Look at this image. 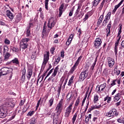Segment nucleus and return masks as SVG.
<instances>
[{
	"instance_id": "11",
	"label": "nucleus",
	"mask_w": 124,
	"mask_h": 124,
	"mask_svg": "<svg viewBox=\"0 0 124 124\" xmlns=\"http://www.w3.org/2000/svg\"><path fill=\"white\" fill-rule=\"evenodd\" d=\"M107 60H108V66L110 68H112L115 64L114 59L110 57H108Z\"/></svg>"
},
{
	"instance_id": "25",
	"label": "nucleus",
	"mask_w": 124,
	"mask_h": 124,
	"mask_svg": "<svg viewBox=\"0 0 124 124\" xmlns=\"http://www.w3.org/2000/svg\"><path fill=\"white\" fill-rule=\"evenodd\" d=\"M11 62L14 63V64H16V65H18V66H20L19 65V62L18 61V59L17 58H15L14 59H13Z\"/></svg>"
},
{
	"instance_id": "58",
	"label": "nucleus",
	"mask_w": 124,
	"mask_h": 124,
	"mask_svg": "<svg viewBox=\"0 0 124 124\" xmlns=\"http://www.w3.org/2000/svg\"><path fill=\"white\" fill-rule=\"evenodd\" d=\"M88 93V91H87L86 93V94H85V97L84 98V99H83V100L82 101V103H85V100H86V99L87 98Z\"/></svg>"
},
{
	"instance_id": "60",
	"label": "nucleus",
	"mask_w": 124,
	"mask_h": 124,
	"mask_svg": "<svg viewBox=\"0 0 124 124\" xmlns=\"http://www.w3.org/2000/svg\"><path fill=\"white\" fill-rule=\"evenodd\" d=\"M105 2H102L101 3V5L99 7V8H100L101 9H102L103 7H104V5L105 4Z\"/></svg>"
},
{
	"instance_id": "49",
	"label": "nucleus",
	"mask_w": 124,
	"mask_h": 124,
	"mask_svg": "<svg viewBox=\"0 0 124 124\" xmlns=\"http://www.w3.org/2000/svg\"><path fill=\"white\" fill-rule=\"evenodd\" d=\"M54 68L51 69L49 72L48 73V74L47 75L46 77L45 78V79L44 80H46V79L50 76V75L53 72Z\"/></svg>"
},
{
	"instance_id": "42",
	"label": "nucleus",
	"mask_w": 124,
	"mask_h": 124,
	"mask_svg": "<svg viewBox=\"0 0 124 124\" xmlns=\"http://www.w3.org/2000/svg\"><path fill=\"white\" fill-rule=\"evenodd\" d=\"M46 36V31H45L44 30H43L42 32V38H45Z\"/></svg>"
},
{
	"instance_id": "3",
	"label": "nucleus",
	"mask_w": 124,
	"mask_h": 124,
	"mask_svg": "<svg viewBox=\"0 0 124 124\" xmlns=\"http://www.w3.org/2000/svg\"><path fill=\"white\" fill-rule=\"evenodd\" d=\"M13 71L12 68L3 67L1 68L0 72V78L2 76H5Z\"/></svg>"
},
{
	"instance_id": "36",
	"label": "nucleus",
	"mask_w": 124,
	"mask_h": 124,
	"mask_svg": "<svg viewBox=\"0 0 124 124\" xmlns=\"http://www.w3.org/2000/svg\"><path fill=\"white\" fill-rule=\"evenodd\" d=\"M82 56H80V57H79L78 58V59L77 60V61H76V62H75V64L76 65H77L78 66V65L79 64L80 61H81V60L82 58Z\"/></svg>"
},
{
	"instance_id": "47",
	"label": "nucleus",
	"mask_w": 124,
	"mask_h": 124,
	"mask_svg": "<svg viewBox=\"0 0 124 124\" xmlns=\"http://www.w3.org/2000/svg\"><path fill=\"white\" fill-rule=\"evenodd\" d=\"M111 12H108V14L106 16V19L109 20L110 18Z\"/></svg>"
},
{
	"instance_id": "54",
	"label": "nucleus",
	"mask_w": 124,
	"mask_h": 124,
	"mask_svg": "<svg viewBox=\"0 0 124 124\" xmlns=\"http://www.w3.org/2000/svg\"><path fill=\"white\" fill-rule=\"evenodd\" d=\"M60 60H61V57H58L57 59L55 60V63L56 64H58L60 62Z\"/></svg>"
},
{
	"instance_id": "52",
	"label": "nucleus",
	"mask_w": 124,
	"mask_h": 124,
	"mask_svg": "<svg viewBox=\"0 0 124 124\" xmlns=\"http://www.w3.org/2000/svg\"><path fill=\"white\" fill-rule=\"evenodd\" d=\"M121 36H120L119 39L117 40L116 42L115 43V46H118L119 43L120 41L121 40Z\"/></svg>"
},
{
	"instance_id": "20",
	"label": "nucleus",
	"mask_w": 124,
	"mask_h": 124,
	"mask_svg": "<svg viewBox=\"0 0 124 124\" xmlns=\"http://www.w3.org/2000/svg\"><path fill=\"white\" fill-rule=\"evenodd\" d=\"M111 27V22H109V23L108 25L107 26V28L106 30L107 31V37L109 36V35H110V28Z\"/></svg>"
},
{
	"instance_id": "43",
	"label": "nucleus",
	"mask_w": 124,
	"mask_h": 124,
	"mask_svg": "<svg viewBox=\"0 0 124 124\" xmlns=\"http://www.w3.org/2000/svg\"><path fill=\"white\" fill-rule=\"evenodd\" d=\"M79 100H80V98L79 97H78L76 101L74 107H77H77L78 106L79 103Z\"/></svg>"
},
{
	"instance_id": "38",
	"label": "nucleus",
	"mask_w": 124,
	"mask_h": 124,
	"mask_svg": "<svg viewBox=\"0 0 124 124\" xmlns=\"http://www.w3.org/2000/svg\"><path fill=\"white\" fill-rule=\"evenodd\" d=\"M31 29L30 28H27V31H26V37H29L31 35Z\"/></svg>"
},
{
	"instance_id": "27",
	"label": "nucleus",
	"mask_w": 124,
	"mask_h": 124,
	"mask_svg": "<svg viewBox=\"0 0 124 124\" xmlns=\"http://www.w3.org/2000/svg\"><path fill=\"white\" fill-rule=\"evenodd\" d=\"M92 15V13L91 12H89L87 14L85 15V18H83L84 22H85L89 18V16H91Z\"/></svg>"
},
{
	"instance_id": "41",
	"label": "nucleus",
	"mask_w": 124,
	"mask_h": 124,
	"mask_svg": "<svg viewBox=\"0 0 124 124\" xmlns=\"http://www.w3.org/2000/svg\"><path fill=\"white\" fill-rule=\"evenodd\" d=\"M48 1H49V0H45V8L47 11L48 10Z\"/></svg>"
},
{
	"instance_id": "31",
	"label": "nucleus",
	"mask_w": 124,
	"mask_h": 124,
	"mask_svg": "<svg viewBox=\"0 0 124 124\" xmlns=\"http://www.w3.org/2000/svg\"><path fill=\"white\" fill-rule=\"evenodd\" d=\"M21 20H22V16L20 15H17L16 18V23H18L21 21Z\"/></svg>"
},
{
	"instance_id": "5",
	"label": "nucleus",
	"mask_w": 124,
	"mask_h": 124,
	"mask_svg": "<svg viewBox=\"0 0 124 124\" xmlns=\"http://www.w3.org/2000/svg\"><path fill=\"white\" fill-rule=\"evenodd\" d=\"M119 115V113L117 112V110L115 108H113L108 113H105V116L108 117H117Z\"/></svg>"
},
{
	"instance_id": "8",
	"label": "nucleus",
	"mask_w": 124,
	"mask_h": 124,
	"mask_svg": "<svg viewBox=\"0 0 124 124\" xmlns=\"http://www.w3.org/2000/svg\"><path fill=\"white\" fill-rule=\"evenodd\" d=\"M102 41L101 38H96L94 41V47L95 48H99L102 46Z\"/></svg>"
},
{
	"instance_id": "9",
	"label": "nucleus",
	"mask_w": 124,
	"mask_h": 124,
	"mask_svg": "<svg viewBox=\"0 0 124 124\" xmlns=\"http://www.w3.org/2000/svg\"><path fill=\"white\" fill-rule=\"evenodd\" d=\"M58 70H59L58 66H56V67H55V69H54V71L52 76L50 77H49V78L47 80L48 81H52V82H54L55 78H54L56 76V75L58 73Z\"/></svg>"
},
{
	"instance_id": "1",
	"label": "nucleus",
	"mask_w": 124,
	"mask_h": 124,
	"mask_svg": "<svg viewBox=\"0 0 124 124\" xmlns=\"http://www.w3.org/2000/svg\"><path fill=\"white\" fill-rule=\"evenodd\" d=\"M14 107V105L10 102H6L0 107V118H4L8 114V109Z\"/></svg>"
},
{
	"instance_id": "34",
	"label": "nucleus",
	"mask_w": 124,
	"mask_h": 124,
	"mask_svg": "<svg viewBox=\"0 0 124 124\" xmlns=\"http://www.w3.org/2000/svg\"><path fill=\"white\" fill-rule=\"evenodd\" d=\"M124 2V0H122L118 5H116L115 6L114 9L116 10H117L120 7V6L123 4Z\"/></svg>"
},
{
	"instance_id": "33",
	"label": "nucleus",
	"mask_w": 124,
	"mask_h": 124,
	"mask_svg": "<svg viewBox=\"0 0 124 124\" xmlns=\"http://www.w3.org/2000/svg\"><path fill=\"white\" fill-rule=\"evenodd\" d=\"M74 79V76H72L69 80L68 86H71L72 83H73V79Z\"/></svg>"
},
{
	"instance_id": "12",
	"label": "nucleus",
	"mask_w": 124,
	"mask_h": 124,
	"mask_svg": "<svg viewBox=\"0 0 124 124\" xmlns=\"http://www.w3.org/2000/svg\"><path fill=\"white\" fill-rule=\"evenodd\" d=\"M26 70L25 67L22 69V76H21V79H20V82L23 83L25 82L26 79Z\"/></svg>"
},
{
	"instance_id": "39",
	"label": "nucleus",
	"mask_w": 124,
	"mask_h": 124,
	"mask_svg": "<svg viewBox=\"0 0 124 124\" xmlns=\"http://www.w3.org/2000/svg\"><path fill=\"white\" fill-rule=\"evenodd\" d=\"M81 5H78V9L76 10L75 14V15L76 16H77L79 14V12L80 9H81Z\"/></svg>"
},
{
	"instance_id": "24",
	"label": "nucleus",
	"mask_w": 124,
	"mask_h": 124,
	"mask_svg": "<svg viewBox=\"0 0 124 124\" xmlns=\"http://www.w3.org/2000/svg\"><path fill=\"white\" fill-rule=\"evenodd\" d=\"M99 97L98 95H97V94H95L94 95L93 100L94 104L97 103V102L99 101Z\"/></svg>"
},
{
	"instance_id": "61",
	"label": "nucleus",
	"mask_w": 124,
	"mask_h": 124,
	"mask_svg": "<svg viewBox=\"0 0 124 124\" xmlns=\"http://www.w3.org/2000/svg\"><path fill=\"white\" fill-rule=\"evenodd\" d=\"M121 103H122V100H120V101H119V102H116V103H115L116 106L117 107H118V106H119L121 105Z\"/></svg>"
},
{
	"instance_id": "30",
	"label": "nucleus",
	"mask_w": 124,
	"mask_h": 124,
	"mask_svg": "<svg viewBox=\"0 0 124 124\" xmlns=\"http://www.w3.org/2000/svg\"><path fill=\"white\" fill-rule=\"evenodd\" d=\"M54 101V98L53 97H51V99L48 101V105L50 107H51L53 105Z\"/></svg>"
},
{
	"instance_id": "21",
	"label": "nucleus",
	"mask_w": 124,
	"mask_h": 124,
	"mask_svg": "<svg viewBox=\"0 0 124 124\" xmlns=\"http://www.w3.org/2000/svg\"><path fill=\"white\" fill-rule=\"evenodd\" d=\"M100 2L101 1L100 0H93V1H92V7H97Z\"/></svg>"
},
{
	"instance_id": "59",
	"label": "nucleus",
	"mask_w": 124,
	"mask_h": 124,
	"mask_svg": "<svg viewBox=\"0 0 124 124\" xmlns=\"http://www.w3.org/2000/svg\"><path fill=\"white\" fill-rule=\"evenodd\" d=\"M65 79V78L64 77H62V78H61V84H62V85Z\"/></svg>"
},
{
	"instance_id": "17",
	"label": "nucleus",
	"mask_w": 124,
	"mask_h": 124,
	"mask_svg": "<svg viewBox=\"0 0 124 124\" xmlns=\"http://www.w3.org/2000/svg\"><path fill=\"white\" fill-rule=\"evenodd\" d=\"M64 7V4H62V5H61L60 7L59 8V15L58 16L59 17L62 16V13L63 12V11H62V10L63 9Z\"/></svg>"
},
{
	"instance_id": "37",
	"label": "nucleus",
	"mask_w": 124,
	"mask_h": 124,
	"mask_svg": "<svg viewBox=\"0 0 124 124\" xmlns=\"http://www.w3.org/2000/svg\"><path fill=\"white\" fill-rule=\"evenodd\" d=\"M77 116H78V113L77 112V113H76L74 114V116H73V118H72V124H75V121H76V118H77Z\"/></svg>"
},
{
	"instance_id": "50",
	"label": "nucleus",
	"mask_w": 124,
	"mask_h": 124,
	"mask_svg": "<svg viewBox=\"0 0 124 124\" xmlns=\"http://www.w3.org/2000/svg\"><path fill=\"white\" fill-rule=\"evenodd\" d=\"M35 113L34 111H30L28 113L27 116H32Z\"/></svg>"
},
{
	"instance_id": "26",
	"label": "nucleus",
	"mask_w": 124,
	"mask_h": 124,
	"mask_svg": "<svg viewBox=\"0 0 124 124\" xmlns=\"http://www.w3.org/2000/svg\"><path fill=\"white\" fill-rule=\"evenodd\" d=\"M111 100V97L107 95L106 97L104 98V101L106 102L107 101V103L108 104H110Z\"/></svg>"
},
{
	"instance_id": "13",
	"label": "nucleus",
	"mask_w": 124,
	"mask_h": 124,
	"mask_svg": "<svg viewBox=\"0 0 124 124\" xmlns=\"http://www.w3.org/2000/svg\"><path fill=\"white\" fill-rule=\"evenodd\" d=\"M33 74L32 69L31 68H29L28 69L27 73L26 74V77L28 80H30L31 77H32Z\"/></svg>"
},
{
	"instance_id": "56",
	"label": "nucleus",
	"mask_w": 124,
	"mask_h": 124,
	"mask_svg": "<svg viewBox=\"0 0 124 124\" xmlns=\"http://www.w3.org/2000/svg\"><path fill=\"white\" fill-rule=\"evenodd\" d=\"M55 47H52L51 48L50 50V52H51V54L53 55L55 52Z\"/></svg>"
},
{
	"instance_id": "28",
	"label": "nucleus",
	"mask_w": 124,
	"mask_h": 124,
	"mask_svg": "<svg viewBox=\"0 0 124 124\" xmlns=\"http://www.w3.org/2000/svg\"><path fill=\"white\" fill-rule=\"evenodd\" d=\"M77 65H75V64L74 65V66L73 67H72L69 71V73L70 74H73V72H74V71H75V70L76 69L77 67Z\"/></svg>"
},
{
	"instance_id": "10",
	"label": "nucleus",
	"mask_w": 124,
	"mask_h": 124,
	"mask_svg": "<svg viewBox=\"0 0 124 124\" xmlns=\"http://www.w3.org/2000/svg\"><path fill=\"white\" fill-rule=\"evenodd\" d=\"M46 54H45L44 56V60L43 62V65L46 66L49 60V52L47 51Z\"/></svg>"
},
{
	"instance_id": "35",
	"label": "nucleus",
	"mask_w": 124,
	"mask_h": 124,
	"mask_svg": "<svg viewBox=\"0 0 124 124\" xmlns=\"http://www.w3.org/2000/svg\"><path fill=\"white\" fill-rule=\"evenodd\" d=\"M30 41V39H29V38H24V39H22L21 43L24 44H27V43Z\"/></svg>"
},
{
	"instance_id": "48",
	"label": "nucleus",
	"mask_w": 124,
	"mask_h": 124,
	"mask_svg": "<svg viewBox=\"0 0 124 124\" xmlns=\"http://www.w3.org/2000/svg\"><path fill=\"white\" fill-rule=\"evenodd\" d=\"M74 12V7H73L71 11L69 12V16H72V15H73V12Z\"/></svg>"
},
{
	"instance_id": "40",
	"label": "nucleus",
	"mask_w": 124,
	"mask_h": 124,
	"mask_svg": "<svg viewBox=\"0 0 124 124\" xmlns=\"http://www.w3.org/2000/svg\"><path fill=\"white\" fill-rule=\"evenodd\" d=\"M118 46H114V53L116 56V57L118 56Z\"/></svg>"
},
{
	"instance_id": "2",
	"label": "nucleus",
	"mask_w": 124,
	"mask_h": 124,
	"mask_svg": "<svg viewBox=\"0 0 124 124\" xmlns=\"http://www.w3.org/2000/svg\"><path fill=\"white\" fill-rule=\"evenodd\" d=\"M89 71L88 69H85L84 71H82L79 75V80L80 81H84L86 78L89 79L91 76L89 75Z\"/></svg>"
},
{
	"instance_id": "46",
	"label": "nucleus",
	"mask_w": 124,
	"mask_h": 124,
	"mask_svg": "<svg viewBox=\"0 0 124 124\" xmlns=\"http://www.w3.org/2000/svg\"><path fill=\"white\" fill-rule=\"evenodd\" d=\"M72 41V39H71L70 38H69L67 41L66 43V46H69L70 45V44L71 43Z\"/></svg>"
},
{
	"instance_id": "19",
	"label": "nucleus",
	"mask_w": 124,
	"mask_h": 124,
	"mask_svg": "<svg viewBox=\"0 0 124 124\" xmlns=\"http://www.w3.org/2000/svg\"><path fill=\"white\" fill-rule=\"evenodd\" d=\"M121 95L122 94L121 93H117L115 95V97H114V102H118L119 100H120V99L121 98Z\"/></svg>"
},
{
	"instance_id": "23",
	"label": "nucleus",
	"mask_w": 124,
	"mask_h": 124,
	"mask_svg": "<svg viewBox=\"0 0 124 124\" xmlns=\"http://www.w3.org/2000/svg\"><path fill=\"white\" fill-rule=\"evenodd\" d=\"M4 60L5 61H7L9 59V57L11 56V54L9 52H7L6 53H4Z\"/></svg>"
},
{
	"instance_id": "55",
	"label": "nucleus",
	"mask_w": 124,
	"mask_h": 124,
	"mask_svg": "<svg viewBox=\"0 0 124 124\" xmlns=\"http://www.w3.org/2000/svg\"><path fill=\"white\" fill-rule=\"evenodd\" d=\"M12 50L13 51H15L16 52H17L19 51V49L17 47H13Z\"/></svg>"
},
{
	"instance_id": "4",
	"label": "nucleus",
	"mask_w": 124,
	"mask_h": 124,
	"mask_svg": "<svg viewBox=\"0 0 124 124\" xmlns=\"http://www.w3.org/2000/svg\"><path fill=\"white\" fill-rule=\"evenodd\" d=\"M62 109L63 99H62L57 104V106H56V108H55V111H56V113H57V114L60 115L62 113Z\"/></svg>"
},
{
	"instance_id": "45",
	"label": "nucleus",
	"mask_w": 124,
	"mask_h": 124,
	"mask_svg": "<svg viewBox=\"0 0 124 124\" xmlns=\"http://www.w3.org/2000/svg\"><path fill=\"white\" fill-rule=\"evenodd\" d=\"M109 21L108 19H107L106 18H105L103 22V23H102V26H106L107 25V23H108V21Z\"/></svg>"
},
{
	"instance_id": "64",
	"label": "nucleus",
	"mask_w": 124,
	"mask_h": 124,
	"mask_svg": "<svg viewBox=\"0 0 124 124\" xmlns=\"http://www.w3.org/2000/svg\"><path fill=\"white\" fill-rule=\"evenodd\" d=\"M89 121V118L88 116L86 117V119L85 120V122L86 123V124H88V122Z\"/></svg>"
},
{
	"instance_id": "63",
	"label": "nucleus",
	"mask_w": 124,
	"mask_h": 124,
	"mask_svg": "<svg viewBox=\"0 0 124 124\" xmlns=\"http://www.w3.org/2000/svg\"><path fill=\"white\" fill-rule=\"evenodd\" d=\"M53 124H61V123H59V122L57 120H54Z\"/></svg>"
},
{
	"instance_id": "32",
	"label": "nucleus",
	"mask_w": 124,
	"mask_h": 124,
	"mask_svg": "<svg viewBox=\"0 0 124 124\" xmlns=\"http://www.w3.org/2000/svg\"><path fill=\"white\" fill-rule=\"evenodd\" d=\"M62 84H59V86H58L57 93H58V96H59L60 95L61 90H62Z\"/></svg>"
},
{
	"instance_id": "15",
	"label": "nucleus",
	"mask_w": 124,
	"mask_h": 124,
	"mask_svg": "<svg viewBox=\"0 0 124 124\" xmlns=\"http://www.w3.org/2000/svg\"><path fill=\"white\" fill-rule=\"evenodd\" d=\"M101 107V105H99V106H97V105H95L94 106H92L91 108L89 109L88 112H91L92 110L96 109H99Z\"/></svg>"
},
{
	"instance_id": "22",
	"label": "nucleus",
	"mask_w": 124,
	"mask_h": 124,
	"mask_svg": "<svg viewBox=\"0 0 124 124\" xmlns=\"http://www.w3.org/2000/svg\"><path fill=\"white\" fill-rule=\"evenodd\" d=\"M28 46H29V44L28 43H23L20 42V46L23 49H25L27 48H28Z\"/></svg>"
},
{
	"instance_id": "16",
	"label": "nucleus",
	"mask_w": 124,
	"mask_h": 124,
	"mask_svg": "<svg viewBox=\"0 0 124 124\" xmlns=\"http://www.w3.org/2000/svg\"><path fill=\"white\" fill-rule=\"evenodd\" d=\"M51 19H49L47 24V26L48 28L52 29L53 27H54L56 22L55 21H52L51 22Z\"/></svg>"
},
{
	"instance_id": "6",
	"label": "nucleus",
	"mask_w": 124,
	"mask_h": 124,
	"mask_svg": "<svg viewBox=\"0 0 124 124\" xmlns=\"http://www.w3.org/2000/svg\"><path fill=\"white\" fill-rule=\"evenodd\" d=\"M74 104V102L72 101L70 104L69 106H68V107H67V108H66L65 109V111L64 113V117L65 118H68L70 116V114L72 110V107Z\"/></svg>"
},
{
	"instance_id": "44",
	"label": "nucleus",
	"mask_w": 124,
	"mask_h": 124,
	"mask_svg": "<svg viewBox=\"0 0 124 124\" xmlns=\"http://www.w3.org/2000/svg\"><path fill=\"white\" fill-rule=\"evenodd\" d=\"M102 22H103V20L98 19V21L97 22V23H96L97 27H99L101 25Z\"/></svg>"
},
{
	"instance_id": "14",
	"label": "nucleus",
	"mask_w": 124,
	"mask_h": 124,
	"mask_svg": "<svg viewBox=\"0 0 124 124\" xmlns=\"http://www.w3.org/2000/svg\"><path fill=\"white\" fill-rule=\"evenodd\" d=\"M117 82V83L120 85V84H121V79H114V80H112L111 81V84L109 85H110V89L111 87H112V86L116 85V82Z\"/></svg>"
},
{
	"instance_id": "29",
	"label": "nucleus",
	"mask_w": 124,
	"mask_h": 124,
	"mask_svg": "<svg viewBox=\"0 0 124 124\" xmlns=\"http://www.w3.org/2000/svg\"><path fill=\"white\" fill-rule=\"evenodd\" d=\"M3 54H5L8 53L9 48L7 46H3Z\"/></svg>"
},
{
	"instance_id": "62",
	"label": "nucleus",
	"mask_w": 124,
	"mask_h": 124,
	"mask_svg": "<svg viewBox=\"0 0 124 124\" xmlns=\"http://www.w3.org/2000/svg\"><path fill=\"white\" fill-rule=\"evenodd\" d=\"M4 43L7 44V45H9L10 44V42L9 40L5 39V41H4Z\"/></svg>"
},
{
	"instance_id": "51",
	"label": "nucleus",
	"mask_w": 124,
	"mask_h": 124,
	"mask_svg": "<svg viewBox=\"0 0 124 124\" xmlns=\"http://www.w3.org/2000/svg\"><path fill=\"white\" fill-rule=\"evenodd\" d=\"M41 98H40L37 103V106L36 107V110L38 109V108L39 107V105H40V102H41Z\"/></svg>"
},
{
	"instance_id": "7",
	"label": "nucleus",
	"mask_w": 124,
	"mask_h": 124,
	"mask_svg": "<svg viewBox=\"0 0 124 124\" xmlns=\"http://www.w3.org/2000/svg\"><path fill=\"white\" fill-rule=\"evenodd\" d=\"M107 83H104L100 85H97L96 88V90H97L96 92L98 93H102L104 92V91L107 87Z\"/></svg>"
},
{
	"instance_id": "53",
	"label": "nucleus",
	"mask_w": 124,
	"mask_h": 124,
	"mask_svg": "<svg viewBox=\"0 0 124 124\" xmlns=\"http://www.w3.org/2000/svg\"><path fill=\"white\" fill-rule=\"evenodd\" d=\"M97 58H98V57H96L95 58L94 62L93 63V64L92 65L93 67H95V66L96 64V62H97Z\"/></svg>"
},
{
	"instance_id": "18",
	"label": "nucleus",
	"mask_w": 124,
	"mask_h": 124,
	"mask_svg": "<svg viewBox=\"0 0 124 124\" xmlns=\"http://www.w3.org/2000/svg\"><path fill=\"white\" fill-rule=\"evenodd\" d=\"M6 13L7 16L8 17L9 19H10L11 20H13V19H14V16L10 10H7Z\"/></svg>"
},
{
	"instance_id": "57",
	"label": "nucleus",
	"mask_w": 124,
	"mask_h": 124,
	"mask_svg": "<svg viewBox=\"0 0 124 124\" xmlns=\"http://www.w3.org/2000/svg\"><path fill=\"white\" fill-rule=\"evenodd\" d=\"M31 123L32 124H35L36 123V119L35 118H32L31 120Z\"/></svg>"
}]
</instances>
